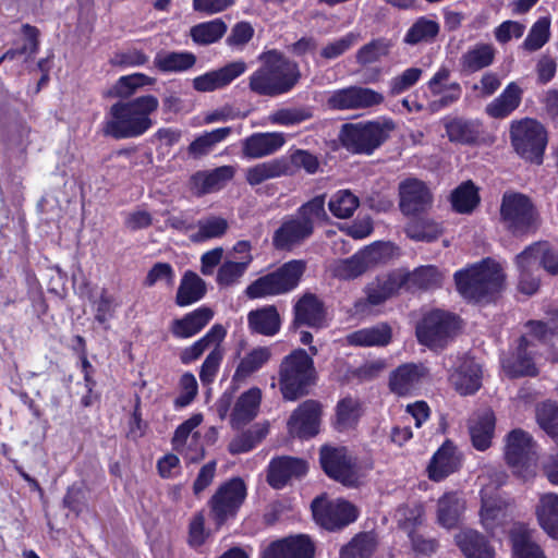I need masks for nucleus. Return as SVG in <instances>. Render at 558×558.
I'll return each mask as SVG.
<instances>
[{
  "instance_id": "f257e3e1",
  "label": "nucleus",
  "mask_w": 558,
  "mask_h": 558,
  "mask_svg": "<svg viewBox=\"0 0 558 558\" xmlns=\"http://www.w3.org/2000/svg\"><path fill=\"white\" fill-rule=\"evenodd\" d=\"M506 289V274L492 257L456 271V290L468 304L480 307L496 304Z\"/></svg>"
},
{
  "instance_id": "f03ea898",
  "label": "nucleus",
  "mask_w": 558,
  "mask_h": 558,
  "mask_svg": "<svg viewBox=\"0 0 558 558\" xmlns=\"http://www.w3.org/2000/svg\"><path fill=\"white\" fill-rule=\"evenodd\" d=\"M260 66L250 76V89L259 96L276 97L289 93L300 81L299 64L281 51L270 49L258 57Z\"/></svg>"
},
{
  "instance_id": "7ed1b4c3",
  "label": "nucleus",
  "mask_w": 558,
  "mask_h": 558,
  "mask_svg": "<svg viewBox=\"0 0 558 558\" xmlns=\"http://www.w3.org/2000/svg\"><path fill=\"white\" fill-rule=\"evenodd\" d=\"M158 106L159 101L154 95L116 102L111 106L105 122V133L116 140L143 135L154 125L150 114L158 109Z\"/></svg>"
},
{
  "instance_id": "20e7f679",
  "label": "nucleus",
  "mask_w": 558,
  "mask_h": 558,
  "mask_svg": "<svg viewBox=\"0 0 558 558\" xmlns=\"http://www.w3.org/2000/svg\"><path fill=\"white\" fill-rule=\"evenodd\" d=\"M315 367L312 356L298 349L284 356L279 367V386L284 400L295 401L308 393L315 383Z\"/></svg>"
},
{
  "instance_id": "39448f33",
  "label": "nucleus",
  "mask_w": 558,
  "mask_h": 558,
  "mask_svg": "<svg viewBox=\"0 0 558 558\" xmlns=\"http://www.w3.org/2000/svg\"><path fill=\"white\" fill-rule=\"evenodd\" d=\"M226 335L225 327L216 324L201 339L184 348L180 353L181 362L187 365L198 360L205 351L209 350L199 371V379L203 385L211 384L218 373L225 353L221 342Z\"/></svg>"
},
{
  "instance_id": "423d86ee",
  "label": "nucleus",
  "mask_w": 558,
  "mask_h": 558,
  "mask_svg": "<svg viewBox=\"0 0 558 558\" xmlns=\"http://www.w3.org/2000/svg\"><path fill=\"white\" fill-rule=\"evenodd\" d=\"M393 126L391 121L345 123L340 130L339 140L352 154L372 155L388 138Z\"/></svg>"
},
{
  "instance_id": "0eeeda50",
  "label": "nucleus",
  "mask_w": 558,
  "mask_h": 558,
  "mask_svg": "<svg viewBox=\"0 0 558 558\" xmlns=\"http://www.w3.org/2000/svg\"><path fill=\"white\" fill-rule=\"evenodd\" d=\"M305 269L304 260L287 262L276 270L254 280L247 286L245 294L254 300L288 293L299 286Z\"/></svg>"
},
{
  "instance_id": "6e6552de",
  "label": "nucleus",
  "mask_w": 558,
  "mask_h": 558,
  "mask_svg": "<svg viewBox=\"0 0 558 558\" xmlns=\"http://www.w3.org/2000/svg\"><path fill=\"white\" fill-rule=\"evenodd\" d=\"M509 133L511 145L522 159L537 166L543 163L548 138L541 122L531 118L512 121Z\"/></svg>"
},
{
  "instance_id": "1a4fd4ad",
  "label": "nucleus",
  "mask_w": 558,
  "mask_h": 558,
  "mask_svg": "<svg viewBox=\"0 0 558 558\" xmlns=\"http://www.w3.org/2000/svg\"><path fill=\"white\" fill-rule=\"evenodd\" d=\"M538 214L527 195L505 193L500 204V220L514 236H522L536 231Z\"/></svg>"
},
{
  "instance_id": "9d476101",
  "label": "nucleus",
  "mask_w": 558,
  "mask_h": 558,
  "mask_svg": "<svg viewBox=\"0 0 558 558\" xmlns=\"http://www.w3.org/2000/svg\"><path fill=\"white\" fill-rule=\"evenodd\" d=\"M536 459V444L527 432L514 428L507 434L505 461L518 475L525 477Z\"/></svg>"
},
{
  "instance_id": "9b49d317",
  "label": "nucleus",
  "mask_w": 558,
  "mask_h": 558,
  "mask_svg": "<svg viewBox=\"0 0 558 558\" xmlns=\"http://www.w3.org/2000/svg\"><path fill=\"white\" fill-rule=\"evenodd\" d=\"M245 496L246 487L241 478L235 477L222 484L208 502L210 517L216 525L220 526L227 520L234 517Z\"/></svg>"
},
{
  "instance_id": "f8f14e48",
  "label": "nucleus",
  "mask_w": 558,
  "mask_h": 558,
  "mask_svg": "<svg viewBox=\"0 0 558 558\" xmlns=\"http://www.w3.org/2000/svg\"><path fill=\"white\" fill-rule=\"evenodd\" d=\"M451 324L450 313L441 310L426 312L415 327L417 341L430 350H442L448 343Z\"/></svg>"
},
{
  "instance_id": "ddd939ff",
  "label": "nucleus",
  "mask_w": 558,
  "mask_h": 558,
  "mask_svg": "<svg viewBox=\"0 0 558 558\" xmlns=\"http://www.w3.org/2000/svg\"><path fill=\"white\" fill-rule=\"evenodd\" d=\"M319 461L325 473L348 487L359 483L353 458L344 447L325 445L320 448Z\"/></svg>"
},
{
  "instance_id": "4468645a",
  "label": "nucleus",
  "mask_w": 558,
  "mask_h": 558,
  "mask_svg": "<svg viewBox=\"0 0 558 558\" xmlns=\"http://www.w3.org/2000/svg\"><path fill=\"white\" fill-rule=\"evenodd\" d=\"M383 102V94L356 85L331 92L326 101L328 108L332 110H363Z\"/></svg>"
},
{
  "instance_id": "2eb2a0df",
  "label": "nucleus",
  "mask_w": 558,
  "mask_h": 558,
  "mask_svg": "<svg viewBox=\"0 0 558 558\" xmlns=\"http://www.w3.org/2000/svg\"><path fill=\"white\" fill-rule=\"evenodd\" d=\"M313 515L316 522L326 530H340L357 518L356 508L342 499H336L326 504L315 500L312 505Z\"/></svg>"
},
{
  "instance_id": "dca6fc26",
  "label": "nucleus",
  "mask_w": 558,
  "mask_h": 558,
  "mask_svg": "<svg viewBox=\"0 0 558 558\" xmlns=\"http://www.w3.org/2000/svg\"><path fill=\"white\" fill-rule=\"evenodd\" d=\"M293 326L313 329L327 327V312L324 302L314 293H304L293 306Z\"/></svg>"
},
{
  "instance_id": "f3484780",
  "label": "nucleus",
  "mask_w": 558,
  "mask_h": 558,
  "mask_svg": "<svg viewBox=\"0 0 558 558\" xmlns=\"http://www.w3.org/2000/svg\"><path fill=\"white\" fill-rule=\"evenodd\" d=\"M380 258L378 246H368L345 259L336 260L331 267L333 277L341 280H352L363 275Z\"/></svg>"
},
{
  "instance_id": "a211bd4d",
  "label": "nucleus",
  "mask_w": 558,
  "mask_h": 558,
  "mask_svg": "<svg viewBox=\"0 0 558 558\" xmlns=\"http://www.w3.org/2000/svg\"><path fill=\"white\" fill-rule=\"evenodd\" d=\"M247 69L244 61H233L225 66L194 77L193 87L201 93H209L228 86Z\"/></svg>"
},
{
  "instance_id": "6ab92c4d",
  "label": "nucleus",
  "mask_w": 558,
  "mask_h": 558,
  "mask_svg": "<svg viewBox=\"0 0 558 558\" xmlns=\"http://www.w3.org/2000/svg\"><path fill=\"white\" fill-rule=\"evenodd\" d=\"M320 405L315 400H306L293 411L288 427L291 435L300 438L313 437L318 433Z\"/></svg>"
},
{
  "instance_id": "aec40b11",
  "label": "nucleus",
  "mask_w": 558,
  "mask_h": 558,
  "mask_svg": "<svg viewBox=\"0 0 558 558\" xmlns=\"http://www.w3.org/2000/svg\"><path fill=\"white\" fill-rule=\"evenodd\" d=\"M399 195L400 209L407 216H416L425 211L432 203L427 186L416 179H408L400 183Z\"/></svg>"
},
{
  "instance_id": "412c9836",
  "label": "nucleus",
  "mask_w": 558,
  "mask_h": 558,
  "mask_svg": "<svg viewBox=\"0 0 558 558\" xmlns=\"http://www.w3.org/2000/svg\"><path fill=\"white\" fill-rule=\"evenodd\" d=\"M307 472L306 462L294 457H277L268 465L267 482L275 489H281L289 481L300 478Z\"/></svg>"
},
{
  "instance_id": "4be33fe9",
  "label": "nucleus",
  "mask_w": 558,
  "mask_h": 558,
  "mask_svg": "<svg viewBox=\"0 0 558 558\" xmlns=\"http://www.w3.org/2000/svg\"><path fill=\"white\" fill-rule=\"evenodd\" d=\"M312 227L295 216L286 219L275 231L272 244L277 250L291 251L312 235Z\"/></svg>"
},
{
  "instance_id": "5701e85b",
  "label": "nucleus",
  "mask_w": 558,
  "mask_h": 558,
  "mask_svg": "<svg viewBox=\"0 0 558 558\" xmlns=\"http://www.w3.org/2000/svg\"><path fill=\"white\" fill-rule=\"evenodd\" d=\"M286 143L277 132L254 133L242 142V155L246 159H259L278 151Z\"/></svg>"
},
{
  "instance_id": "b1692460",
  "label": "nucleus",
  "mask_w": 558,
  "mask_h": 558,
  "mask_svg": "<svg viewBox=\"0 0 558 558\" xmlns=\"http://www.w3.org/2000/svg\"><path fill=\"white\" fill-rule=\"evenodd\" d=\"M424 374L425 368L421 364H402L390 373L389 388L397 396H411L418 389Z\"/></svg>"
},
{
  "instance_id": "393cba45",
  "label": "nucleus",
  "mask_w": 558,
  "mask_h": 558,
  "mask_svg": "<svg viewBox=\"0 0 558 558\" xmlns=\"http://www.w3.org/2000/svg\"><path fill=\"white\" fill-rule=\"evenodd\" d=\"M456 545L465 558L496 557V550L488 536L473 529H462L456 534Z\"/></svg>"
},
{
  "instance_id": "a878e982",
  "label": "nucleus",
  "mask_w": 558,
  "mask_h": 558,
  "mask_svg": "<svg viewBox=\"0 0 558 558\" xmlns=\"http://www.w3.org/2000/svg\"><path fill=\"white\" fill-rule=\"evenodd\" d=\"M214 311L201 306L183 317L172 320L170 331L177 339H189L197 335L213 319Z\"/></svg>"
},
{
  "instance_id": "bb28decb",
  "label": "nucleus",
  "mask_w": 558,
  "mask_h": 558,
  "mask_svg": "<svg viewBox=\"0 0 558 558\" xmlns=\"http://www.w3.org/2000/svg\"><path fill=\"white\" fill-rule=\"evenodd\" d=\"M483 369L474 357L464 356L456 367V392L461 396H472L482 387Z\"/></svg>"
},
{
  "instance_id": "cd10ccee",
  "label": "nucleus",
  "mask_w": 558,
  "mask_h": 558,
  "mask_svg": "<svg viewBox=\"0 0 558 558\" xmlns=\"http://www.w3.org/2000/svg\"><path fill=\"white\" fill-rule=\"evenodd\" d=\"M530 258L535 265L538 266L551 276L558 275V247L548 241H537L526 246L520 253V262L524 263Z\"/></svg>"
},
{
  "instance_id": "c85d7f7f",
  "label": "nucleus",
  "mask_w": 558,
  "mask_h": 558,
  "mask_svg": "<svg viewBox=\"0 0 558 558\" xmlns=\"http://www.w3.org/2000/svg\"><path fill=\"white\" fill-rule=\"evenodd\" d=\"M523 89L515 83H509L504 92L485 107L487 116L505 119L510 116L522 101Z\"/></svg>"
},
{
  "instance_id": "c756f323",
  "label": "nucleus",
  "mask_w": 558,
  "mask_h": 558,
  "mask_svg": "<svg viewBox=\"0 0 558 558\" xmlns=\"http://www.w3.org/2000/svg\"><path fill=\"white\" fill-rule=\"evenodd\" d=\"M262 400V391L257 387H253L243 392L236 400L232 413L231 424L240 428L250 423L258 413Z\"/></svg>"
},
{
  "instance_id": "7c9ffc66",
  "label": "nucleus",
  "mask_w": 558,
  "mask_h": 558,
  "mask_svg": "<svg viewBox=\"0 0 558 558\" xmlns=\"http://www.w3.org/2000/svg\"><path fill=\"white\" fill-rule=\"evenodd\" d=\"M399 512L403 515V519L399 520L400 524L408 532L413 549L423 555L433 554L437 548L436 541L424 538L422 535L414 533V527L422 522V509L416 507L410 510H400Z\"/></svg>"
},
{
  "instance_id": "2f4dec72",
  "label": "nucleus",
  "mask_w": 558,
  "mask_h": 558,
  "mask_svg": "<svg viewBox=\"0 0 558 558\" xmlns=\"http://www.w3.org/2000/svg\"><path fill=\"white\" fill-rule=\"evenodd\" d=\"M197 62L191 51L160 50L154 58V66L161 73H183L191 70Z\"/></svg>"
},
{
  "instance_id": "473e14b6",
  "label": "nucleus",
  "mask_w": 558,
  "mask_h": 558,
  "mask_svg": "<svg viewBox=\"0 0 558 558\" xmlns=\"http://www.w3.org/2000/svg\"><path fill=\"white\" fill-rule=\"evenodd\" d=\"M247 324L252 332L269 337L279 332L281 320L276 306L266 305L251 311Z\"/></svg>"
},
{
  "instance_id": "72a5a7b5",
  "label": "nucleus",
  "mask_w": 558,
  "mask_h": 558,
  "mask_svg": "<svg viewBox=\"0 0 558 558\" xmlns=\"http://www.w3.org/2000/svg\"><path fill=\"white\" fill-rule=\"evenodd\" d=\"M450 77L451 71L447 68H441L429 80L428 88L435 97L429 102V110L432 112H437L453 101V84L450 83Z\"/></svg>"
},
{
  "instance_id": "f704fd0d",
  "label": "nucleus",
  "mask_w": 558,
  "mask_h": 558,
  "mask_svg": "<svg viewBox=\"0 0 558 558\" xmlns=\"http://www.w3.org/2000/svg\"><path fill=\"white\" fill-rule=\"evenodd\" d=\"M280 158L284 177H293L300 171L312 175L320 169L318 156L306 149H295L289 156Z\"/></svg>"
},
{
  "instance_id": "c9c22d12",
  "label": "nucleus",
  "mask_w": 558,
  "mask_h": 558,
  "mask_svg": "<svg viewBox=\"0 0 558 558\" xmlns=\"http://www.w3.org/2000/svg\"><path fill=\"white\" fill-rule=\"evenodd\" d=\"M501 368L509 379L521 377H535L538 375L531 353H521L512 351L500 360Z\"/></svg>"
},
{
  "instance_id": "e433bc0d",
  "label": "nucleus",
  "mask_w": 558,
  "mask_h": 558,
  "mask_svg": "<svg viewBox=\"0 0 558 558\" xmlns=\"http://www.w3.org/2000/svg\"><path fill=\"white\" fill-rule=\"evenodd\" d=\"M535 512L541 527L550 537L558 539V494L542 495Z\"/></svg>"
},
{
  "instance_id": "4c0bfd02",
  "label": "nucleus",
  "mask_w": 558,
  "mask_h": 558,
  "mask_svg": "<svg viewBox=\"0 0 558 558\" xmlns=\"http://www.w3.org/2000/svg\"><path fill=\"white\" fill-rule=\"evenodd\" d=\"M233 175V167L221 166L210 171H198L192 180L199 194H208L220 190Z\"/></svg>"
},
{
  "instance_id": "58836bf2",
  "label": "nucleus",
  "mask_w": 558,
  "mask_h": 558,
  "mask_svg": "<svg viewBox=\"0 0 558 558\" xmlns=\"http://www.w3.org/2000/svg\"><path fill=\"white\" fill-rule=\"evenodd\" d=\"M206 294L205 281L195 272L187 270L183 275L175 295V303L181 307L202 300Z\"/></svg>"
},
{
  "instance_id": "ea45409f",
  "label": "nucleus",
  "mask_w": 558,
  "mask_h": 558,
  "mask_svg": "<svg viewBox=\"0 0 558 558\" xmlns=\"http://www.w3.org/2000/svg\"><path fill=\"white\" fill-rule=\"evenodd\" d=\"M495 424V414L488 409L478 415L477 420L469 426L472 445L475 449L485 451L490 447Z\"/></svg>"
},
{
  "instance_id": "a19ab883",
  "label": "nucleus",
  "mask_w": 558,
  "mask_h": 558,
  "mask_svg": "<svg viewBox=\"0 0 558 558\" xmlns=\"http://www.w3.org/2000/svg\"><path fill=\"white\" fill-rule=\"evenodd\" d=\"M453 472V446L446 440L433 454L428 465V477L434 482H440Z\"/></svg>"
},
{
  "instance_id": "79ce46f5",
  "label": "nucleus",
  "mask_w": 558,
  "mask_h": 558,
  "mask_svg": "<svg viewBox=\"0 0 558 558\" xmlns=\"http://www.w3.org/2000/svg\"><path fill=\"white\" fill-rule=\"evenodd\" d=\"M271 357V350L267 347H257L241 359L233 374V381H242L263 368Z\"/></svg>"
},
{
  "instance_id": "37998d69",
  "label": "nucleus",
  "mask_w": 558,
  "mask_h": 558,
  "mask_svg": "<svg viewBox=\"0 0 558 558\" xmlns=\"http://www.w3.org/2000/svg\"><path fill=\"white\" fill-rule=\"evenodd\" d=\"M272 545L283 558H313L315 547L306 535L289 536L276 542Z\"/></svg>"
},
{
  "instance_id": "c03bdc74",
  "label": "nucleus",
  "mask_w": 558,
  "mask_h": 558,
  "mask_svg": "<svg viewBox=\"0 0 558 558\" xmlns=\"http://www.w3.org/2000/svg\"><path fill=\"white\" fill-rule=\"evenodd\" d=\"M407 291L429 290L440 286L441 275L435 266L427 265L405 271Z\"/></svg>"
},
{
  "instance_id": "a18cd8bd",
  "label": "nucleus",
  "mask_w": 558,
  "mask_h": 558,
  "mask_svg": "<svg viewBox=\"0 0 558 558\" xmlns=\"http://www.w3.org/2000/svg\"><path fill=\"white\" fill-rule=\"evenodd\" d=\"M391 338V330L387 325H378L351 332L347 341L351 345L373 347L386 345Z\"/></svg>"
},
{
  "instance_id": "49530a36",
  "label": "nucleus",
  "mask_w": 558,
  "mask_h": 558,
  "mask_svg": "<svg viewBox=\"0 0 558 558\" xmlns=\"http://www.w3.org/2000/svg\"><path fill=\"white\" fill-rule=\"evenodd\" d=\"M228 29L221 19L203 22L190 29L192 40L199 46H208L219 41Z\"/></svg>"
},
{
  "instance_id": "de8ad7c7",
  "label": "nucleus",
  "mask_w": 558,
  "mask_h": 558,
  "mask_svg": "<svg viewBox=\"0 0 558 558\" xmlns=\"http://www.w3.org/2000/svg\"><path fill=\"white\" fill-rule=\"evenodd\" d=\"M232 132L230 126L218 128L210 132H205L196 137L187 147V153L194 159H198L209 154L214 147L223 142Z\"/></svg>"
},
{
  "instance_id": "09e8293b",
  "label": "nucleus",
  "mask_w": 558,
  "mask_h": 558,
  "mask_svg": "<svg viewBox=\"0 0 558 558\" xmlns=\"http://www.w3.org/2000/svg\"><path fill=\"white\" fill-rule=\"evenodd\" d=\"M361 40V34L359 32H349L345 35L336 38L325 44L319 50L315 62L320 63V60L331 61L349 51Z\"/></svg>"
},
{
  "instance_id": "8fccbe9b",
  "label": "nucleus",
  "mask_w": 558,
  "mask_h": 558,
  "mask_svg": "<svg viewBox=\"0 0 558 558\" xmlns=\"http://www.w3.org/2000/svg\"><path fill=\"white\" fill-rule=\"evenodd\" d=\"M481 204L480 187L466 180L456 186V213L471 215Z\"/></svg>"
},
{
  "instance_id": "3c124183",
  "label": "nucleus",
  "mask_w": 558,
  "mask_h": 558,
  "mask_svg": "<svg viewBox=\"0 0 558 558\" xmlns=\"http://www.w3.org/2000/svg\"><path fill=\"white\" fill-rule=\"evenodd\" d=\"M439 32V24L427 17L417 19L404 35L403 41L414 46L434 40Z\"/></svg>"
},
{
  "instance_id": "603ef678",
  "label": "nucleus",
  "mask_w": 558,
  "mask_h": 558,
  "mask_svg": "<svg viewBox=\"0 0 558 558\" xmlns=\"http://www.w3.org/2000/svg\"><path fill=\"white\" fill-rule=\"evenodd\" d=\"M228 221L218 216H209L197 221V231L191 234L195 243L205 242L211 239L221 238L228 230Z\"/></svg>"
},
{
  "instance_id": "864d4df0",
  "label": "nucleus",
  "mask_w": 558,
  "mask_h": 558,
  "mask_svg": "<svg viewBox=\"0 0 558 558\" xmlns=\"http://www.w3.org/2000/svg\"><path fill=\"white\" fill-rule=\"evenodd\" d=\"M392 44L386 38H376L363 45L355 53V61L361 66L379 62L390 52Z\"/></svg>"
},
{
  "instance_id": "5fc2aeb1",
  "label": "nucleus",
  "mask_w": 558,
  "mask_h": 558,
  "mask_svg": "<svg viewBox=\"0 0 558 558\" xmlns=\"http://www.w3.org/2000/svg\"><path fill=\"white\" fill-rule=\"evenodd\" d=\"M279 177H284L281 158L257 163L245 171V179L252 186Z\"/></svg>"
},
{
  "instance_id": "6e6d98bb",
  "label": "nucleus",
  "mask_w": 558,
  "mask_h": 558,
  "mask_svg": "<svg viewBox=\"0 0 558 558\" xmlns=\"http://www.w3.org/2000/svg\"><path fill=\"white\" fill-rule=\"evenodd\" d=\"M495 59V49L490 45H480L464 53L461 58L462 70L476 72L489 66Z\"/></svg>"
},
{
  "instance_id": "4d7b16f0",
  "label": "nucleus",
  "mask_w": 558,
  "mask_h": 558,
  "mask_svg": "<svg viewBox=\"0 0 558 558\" xmlns=\"http://www.w3.org/2000/svg\"><path fill=\"white\" fill-rule=\"evenodd\" d=\"M404 232L414 241L430 242L441 233V228L429 219L414 217L407 223Z\"/></svg>"
},
{
  "instance_id": "13d9d810",
  "label": "nucleus",
  "mask_w": 558,
  "mask_h": 558,
  "mask_svg": "<svg viewBox=\"0 0 558 558\" xmlns=\"http://www.w3.org/2000/svg\"><path fill=\"white\" fill-rule=\"evenodd\" d=\"M377 546L376 537L372 533L356 535L340 551V558H369Z\"/></svg>"
},
{
  "instance_id": "bf43d9fd",
  "label": "nucleus",
  "mask_w": 558,
  "mask_h": 558,
  "mask_svg": "<svg viewBox=\"0 0 558 558\" xmlns=\"http://www.w3.org/2000/svg\"><path fill=\"white\" fill-rule=\"evenodd\" d=\"M483 133V123L480 120L456 118V143L477 146L482 142Z\"/></svg>"
},
{
  "instance_id": "052dcab7",
  "label": "nucleus",
  "mask_w": 558,
  "mask_h": 558,
  "mask_svg": "<svg viewBox=\"0 0 558 558\" xmlns=\"http://www.w3.org/2000/svg\"><path fill=\"white\" fill-rule=\"evenodd\" d=\"M153 83L154 78H150L143 73H134L121 76L113 85V87L108 92V95L119 98H129L138 87L150 85Z\"/></svg>"
},
{
  "instance_id": "680f3d73",
  "label": "nucleus",
  "mask_w": 558,
  "mask_h": 558,
  "mask_svg": "<svg viewBox=\"0 0 558 558\" xmlns=\"http://www.w3.org/2000/svg\"><path fill=\"white\" fill-rule=\"evenodd\" d=\"M359 206V198L348 190L335 193L328 203L330 213L339 218L347 219L353 215Z\"/></svg>"
},
{
  "instance_id": "e2e57ef3",
  "label": "nucleus",
  "mask_w": 558,
  "mask_h": 558,
  "mask_svg": "<svg viewBox=\"0 0 558 558\" xmlns=\"http://www.w3.org/2000/svg\"><path fill=\"white\" fill-rule=\"evenodd\" d=\"M253 256L242 257L240 262L227 260L218 269L217 282L219 286L229 287L239 281L245 274Z\"/></svg>"
},
{
  "instance_id": "0e129e2a",
  "label": "nucleus",
  "mask_w": 558,
  "mask_h": 558,
  "mask_svg": "<svg viewBox=\"0 0 558 558\" xmlns=\"http://www.w3.org/2000/svg\"><path fill=\"white\" fill-rule=\"evenodd\" d=\"M512 554L514 558H546L544 550L532 541L526 531L512 534Z\"/></svg>"
},
{
  "instance_id": "69168bd1",
  "label": "nucleus",
  "mask_w": 558,
  "mask_h": 558,
  "mask_svg": "<svg viewBox=\"0 0 558 558\" xmlns=\"http://www.w3.org/2000/svg\"><path fill=\"white\" fill-rule=\"evenodd\" d=\"M550 37V19L549 16L539 17L531 27L525 40L523 41V48L527 51H536L541 49Z\"/></svg>"
},
{
  "instance_id": "338daca9",
  "label": "nucleus",
  "mask_w": 558,
  "mask_h": 558,
  "mask_svg": "<svg viewBox=\"0 0 558 558\" xmlns=\"http://www.w3.org/2000/svg\"><path fill=\"white\" fill-rule=\"evenodd\" d=\"M520 262V253L515 256V265L519 270V290L526 295L534 294L541 284L537 276L533 275V269L536 266L530 258Z\"/></svg>"
},
{
  "instance_id": "774afa93",
  "label": "nucleus",
  "mask_w": 558,
  "mask_h": 558,
  "mask_svg": "<svg viewBox=\"0 0 558 558\" xmlns=\"http://www.w3.org/2000/svg\"><path fill=\"white\" fill-rule=\"evenodd\" d=\"M312 118V111L306 107L282 108L269 116V121L283 126L298 125Z\"/></svg>"
}]
</instances>
